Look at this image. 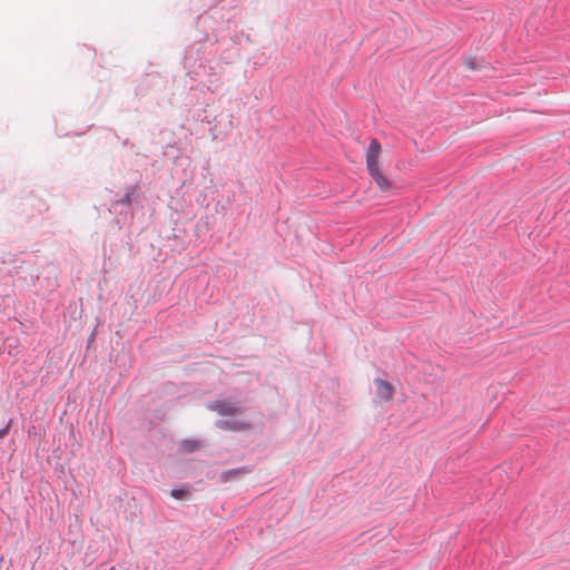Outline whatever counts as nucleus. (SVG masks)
Returning a JSON list of instances; mask_svg holds the SVG:
<instances>
[{
	"instance_id": "obj_5",
	"label": "nucleus",
	"mask_w": 570,
	"mask_h": 570,
	"mask_svg": "<svg viewBox=\"0 0 570 570\" xmlns=\"http://www.w3.org/2000/svg\"><path fill=\"white\" fill-rule=\"evenodd\" d=\"M216 426L228 431H245L249 424L237 420H218Z\"/></svg>"
},
{
	"instance_id": "obj_1",
	"label": "nucleus",
	"mask_w": 570,
	"mask_h": 570,
	"mask_svg": "<svg viewBox=\"0 0 570 570\" xmlns=\"http://www.w3.org/2000/svg\"><path fill=\"white\" fill-rule=\"evenodd\" d=\"M382 147L377 139H372L367 151H366V169L368 171V175L372 177V179L375 181L377 187L382 191H387L392 184L391 181L382 174L380 167H379V157L381 154Z\"/></svg>"
},
{
	"instance_id": "obj_7",
	"label": "nucleus",
	"mask_w": 570,
	"mask_h": 570,
	"mask_svg": "<svg viewBox=\"0 0 570 570\" xmlns=\"http://www.w3.org/2000/svg\"><path fill=\"white\" fill-rule=\"evenodd\" d=\"M199 446L200 442L198 440L186 439L180 442L179 450L186 453H193L199 449Z\"/></svg>"
},
{
	"instance_id": "obj_8",
	"label": "nucleus",
	"mask_w": 570,
	"mask_h": 570,
	"mask_svg": "<svg viewBox=\"0 0 570 570\" xmlns=\"http://www.w3.org/2000/svg\"><path fill=\"white\" fill-rule=\"evenodd\" d=\"M464 65L466 66V68H469L470 70H479L483 67L484 65V59L482 58H476V57H469L464 60Z\"/></svg>"
},
{
	"instance_id": "obj_3",
	"label": "nucleus",
	"mask_w": 570,
	"mask_h": 570,
	"mask_svg": "<svg viewBox=\"0 0 570 570\" xmlns=\"http://www.w3.org/2000/svg\"><path fill=\"white\" fill-rule=\"evenodd\" d=\"M208 409L217 412L222 416L235 415L239 413V407L230 402L216 400L208 404Z\"/></svg>"
},
{
	"instance_id": "obj_9",
	"label": "nucleus",
	"mask_w": 570,
	"mask_h": 570,
	"mask_svg": "<svg viewBox=\"0 0 570 570\" xmlns=\"http://www.w3.org/2000/svg\"><path fill=\"white\" fill-rule=\"evenodd\" d=\"M170 495L177 500H185L189 497L188 488H175L170 491Z\"/></svg>"
},
{
	"instance_id": "obj_10",
	"label": "nucleus",
	"mask_w": 570,
	"mask_h": 570,
	"mask_svg": "<svg viewBox=\"0 0 570 570\" xmlns=\"http://www.w3.org/2000/svg\"><path fill=\"white\" fill-rule=\"evenodd\" d=\"M117 216H124L127 218L128 216L132 217V212L130 208L126 207H117V213H115Z\"/></svg>"
},
{
	"instance_id": "obj_6",
	"label": "nucleus",
	"mask_w": 570,
	"mask_h": 570,
	"mask_svg": "<svg viewBox=\"0 0 570 570\" xmlns=\"http://www.w3.org/2000/svg\"><path fill=\"white\" fill-rule=\"evenodd\" d=\"M247 472H248V469L246 466L230 469V470L224 471L220 474V479H222V481L227 482V481H232V480L236 479L238 475L245 474Z\"/></svg>"
},
{
	"instance_id": "obj_4",
	"label": "nucleus",
	"mask_w": 570,
	"mask_h": 570,
	"mask_svg": "<svg viewBox=\"0 0 570 570\" xmlns=\"http://www.w3.org/2000/svg\"><path fill=\"white\" fill-rule=\"evenodd\" d=\"M375 394L381 401H390L393 397L394 387L393 385L383 379H375Z\"/></svg>"
},
{
	"instance_id": "obj_11",
	"label": "nucleus",
	"mask_w": 570,
	"mask_h": 570,
	"mask_svg": "<svg viewBox=\"0 0 570 570\" xmlns=\"http://www.w3.org/2000/svg\"><path fill=\"white\" fill-rule=\"evenodd\" d=\"M11 423H12V420H9L8 423L3 428L0 429V439H3L9 433Z\"/></svg>"
},
{
	"instance_id": "obj_2",
	"label": "nucleus",
	"mask_w": 570,
	"mask_h": 570,
	"mask_svg": "<svg viewBox=\"0 0 570 570\" xmlns=\"http://www.w3.org/2000/svg\"><path fill=\"white\" fill-rule=\"evenodd\" d=\"M142 196L140 194L138 185H131L127 188L126 193L115 200L111 202L109 212L117 213V207L130 208L132 204H140Z\"/></svg>"
}]
</instances>
